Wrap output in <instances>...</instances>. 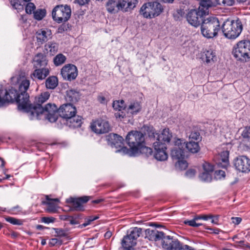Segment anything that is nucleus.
<instances>
[{
	"label": "nucleus",
	"instance_id": "50",
	"mask_svg": "<svg viewBox=\"0 0 250 250\" xmlns=\"http://www.w3.org/2000/svg\"><path fill=\"white\" fill-rule=\"evenodd\" d=\"M203 171L212 173L213 170V167L208 163L205 162L203 164Z\"/></svg>",
	"mask_w": 250,
	"mask_h": 250
},
{
	"label": "nucleus",
	"instance_id": "37",
	"mask_svg": "<svg viewBox=\"0 0 250 250\" xmlns=\"http://www.w3.org/2000/svg\"><path fill=\"white\" fill-rule=\"evenodd\" d=\"M22 3V0H10V3L12 7L19 11L24 9V4Z\"/></svg>",
	"mask_w": 250,
	"mask_h": 250
},
{
	"label": "nucleus",
	"instance_id": "8",
	"mask_svg": "<svg viewBox=\"0 0 250 250\" xmlns=\"http://www.w3.org/2000/svg\"><path fill=\"white\" fill-rule=\"evenodd\" d=\"M234 57L242 62L250 60V41L242 40L239 41L233 50Z\"/></svg>",
	"mask_w": 250,
	"mask_h": 250
},
{
	"label": "nucleus",
	"instance_id": "1",
	"mask_svg": "<svg viewBox=\"0 0 250 250\" xmlns=\"http://www.w3.org/2000/svg\"><path fill=\"white\" fill-rule=\"evenodd\" d=\"M18 91L13 88L8 91L5 90L4 92L0 95V107L3 106L10 103L16 101L18 104V108L24 110L28 106V98L29 96L26 92L30 82L26 78H20L18 80Z\"/></svg>",
	"mask_w": 250,
	"mask_h": 250
},
{
	"label": "nucleus",
	"instance_id": "46",
	"mask_svg": "<svg viewBox=\"0 0 250 250\" xmlns=\"http://www.w3.org/2000/svg\"><path fill=\"white\" fill-rule=\"evenodd\" d=\"M54 229L56 233L55 236L58 237H65L68 235L67 231L62 229L55 228Z\"/></svg>",
	"mask_w": 250,
	"mask_h": 250
},
{
	"label": "nucleus",
	"instance_id": "4",
	"mask_svg": "<svg viewBox=\"0 0 250 250\" xmlns=\"http://www.w3.org/2000/svg\"><path fill=\"white\" fill-rule=\"evenodd\" d=\"M209 2L203 1L198 9L188 10L186 19L188 22L194 27H198L202 23L204 17L209 13Z\"/></svg>",
	"mask_w": 250,
	"mask_h": 250
},
{
	"label": "nucleus",
	"instance_id": "22",
	"mask_svg": "<svg viewBox=\"0 0 250 250\" xmlns=\"http://www.w3.org/2000/svg\"><path fill=\"white\" fill-rule=\"evenodd\" d=\"M146 237L149 240L157 241L162 240L165 234L162 231H159L156 229H149L146 230Z\"/></svg>",
	"mask_w": 250,
	"mask_h": 250
},
{
	"label": "nucleus",
	"instance_id": "5",
	"mask_svg": "<svg viewBox=\"0 0 250 250\" xmlns=\"http://www.w3.org/2000/svg\"><path fill=\"white\" fill-rule=\"evenodd\" d=\"M138 0H108L106 4L108 12L115 14L121 10L128 12L136 7Z\"/></svg>",
	"mask_w": 250,
	"mask_h": 250
},
{
	"label": "nucleus",
	"instance_id": "24",
	"mask_svg": "<svg viewBox=\"0 0 250 250\" xmlns=\"http://www.w3.org/2000/svg\"><path fill=\"white\" fill-rule=\"evenodd\" d=\"M202 59L207 64H212L217 60L215 52L211 49L205 51L202 56Z\"/></svg>",
	"mask_w": 250,
	"mask_h": 250
},
{
	"label": "nucleus",
	"instance_id": "49",
	"mask_svg": "<svg viewBox=\"0 0 250 250\" xmlns=\"http://www.w3.org/2000/svg\"><path fill=\"white\" fill-rule=\"evenodd\" d=\"M197 219H195V217L191 220H185L184 223L186 225H188L189 226L193 227H198L201 226L202 224L201 223H197L196 222Z\"/></svg>",
	"mask_w": 250,
	"mask_h": 250
},
{
	"label": "nucleus",
	"instance_id": "2",
	"mask_svg": "<svg viewBox=\"0 0 250 250\" xmlns=\"http://www.w3.org/2000/svg\"><path fill=\"white\" fill-rule=\"evenodd\" d=\"M24 111L28 113L31 120L40 119L41 116L44 115L49 122L53 123L57 120V113L59 109L55 104H47L44 108L40 105L31 106L28 100V106Z\"/></svg>",
	"mask_w": 250,
	"mask_h": 250
},
{
	"label": "nucleus",
	"instance_id": "42",
	"mask_svg": "<svg viewBox=\"0 0 250 250\" xmlns=\"http://www.w3.org/2000/svg\"><path fill=\"white\" fill-rule=\"evenodd\" d=\"M211 172L203 171L199 175L200 180L206 182H209L212 180Z\"/></svg>",
	"mask_w": 250,
	"mask_h": 250
},
{
	"label": "nucleus",
	"instance_id": "39",
	"mask_svg": "<svg viewBox=\"0 0 250 250\" xmlns=\"http://www.w3.org/2000/svg\"><path fill=\"white\" fill-rule=\"evenodd\" d=\"M66 59L65 56L60 53L54 58L53 62L56 66H59L63 64L65 62Z\"/></svg>",
	"mask_w": 250,
	"mask_h": 250
},
{
	"label": "nucleus",
	"instance_id": "60",
	"mask_svg": "<svg viewBox=\"0 0 250 250\" xmlns=\"http://www.w3.org/2000/svg\"><path fill=\"white\" fill-rule=\"evenodd\" d=\"M212 218V216L209 215H200L195 217V219H197V220L199 219H203L204 220H208L209 219Z\"/></svg>",
	"mask_w": 250,
	"mask_h": 250
},
{
	"label": "nucleus",
	"instance_id": "20",
	"mask_svg": "<svg viewBox=\"0 0 250 250\" xmlns=\"http://www.w3.org/2000/svg\"><path fill=\"white\" fill-rule=\"evenodd\" d=\"M36 38L38 42L42 44L52 38V32L48 28H42L36 33Z\"/></svg>",
	"mask_w": 250,
	"mask_h": 250
},
{
	"label": "nucleus",
	"instance_id": "23",
	"mask_svg": "<svg viewBox=\"0 0 250 250\" xmlns=\"http://www.w3.org/2000/svg\"><path fill=\"white\" fill-rule=\"evenodd\" d=\"M34 67L42 68L47 67V60L46 57L42 53L37 54L34 58Z\"/></svg>",
	"mask_w": 250,
	"mask_h": 250
},
{
	"label": "nucleus",
	"instance_id": "43",
	"mask_svg": "<svg viewBox=\"0 0 250 250\" xmlns=\"http://www.w3.org/2000/svg\"><path fill=\"white\" fill-rule=\"evenodd\" d=\"M5 220L8 222L15 225L21 226L23 224L24 221L21 219H17L12 217H7Z\"/></svg>",
	"mask_w": 250,
	"mask_h": 250
},
{
	"label": "nucleus",
	"instance_id": "29",
	"mask_svg": "<svg viewBox=\"0 0 250 250\" xmlns=\"http://www.w3.org/2000/svg\"><path fill=\"white\" fill-rule=\"evenodd\" d=\"M185 146L188 151L192 153H196L200 149L199 142L189 141L186 144L185 143Z\"/></svg>",
	"mask_w": 250,
	"mask_h": 250
},
{
	"label": "nucleus",
	"instance_id": "59",
	"mask_svg": "<svg viewBox=\"0 0 250 250\" xmlns=\"http://www.w3.org/2000/svg\"><path fill=\"white\" fill-rule=\"evenodd\" d=\"M196 173V171L194 169H188L186 173V175L188 177L191 178L193 177Z\"/></svg>",
	"mask_w": 250,
	"mask_h": 250
},
{
	"label": "nucleus",
	"instance_id": "25",
	"mask_svg": "<svg viewBox=\"0 0 250 250\" xmlns=\"http://www.w3.org/2000/svg\"><path fill=\"white\" fill-rule=\"evenodd\" d=\"M46 201L43 203L48 205L47 210L49 212H55L56 211L57 203L59 202L58 198L51 199L48 196H46Z\"/></svg>",
	"mask_w": 250,
	"mask_h": 250
},
{
	"label": "nucleus",
	"instance_id": "13",
	"mask_svg": "<svg viewBox=\"0 0 250 250\" xmlns=\"http://www.w3.org/2000/svg\"><path fill=\"white\" fill-rule=\"evenodd\" d=\"M78 72L77 67L72 64L64 65L61 71V74L63 79L67 81H73L77 78Z\"/></svg>",
	"mask_w": 250,
	"mask_h": 250
},
{
	"label": "nucleus",
	"instance_id": "17",
	"mask_svg": "<svg viewBox=\"0 0 250 250\" xmlns=\"http://www.w3.org/2000/svg\"><path fill=\"white\" fill-rule=\"evenodd\" d=\"M180 242L176 238L169 235H164L162 239V247L166 250H177Z\"/></svg>",
	"mask_w": 250,
	"mask_h": 250
},
{
	"label": "nucleus",
	"instance_id": "51",
	"mask_svg": "<svg viewBox=\"0 0 250 250\" xmlns=\"http://www.w3.org/2000/svg\"><path fill=\"white\" fill-rule=\"evenodd\" d=\"M62 244V241L57 238H52L50 240L49 245L50 246H54L55 245H61Z\"/></svg>",
	"mask_w": 250,
	"mask_h": 250
},
{
	"label": "nucleus",
	"instance_id": "61",
	"mask_svg": "<svg viewBox=\"0 0 250 250\" xmlns=\"http://www.w3.org/2000/svg\"><path fill=\"white\" fill-rule=\"evenodd\" d=\"M231 219L232 220V223L235 225L239 224L242 221V218L240 217H231Z\"/></svg>",
	"mask_w": 250,
	"mask_h": 250
},
{
	"label": "nucleus",
	"instance_id": "28",
	"mask_svg": "<svg viewBox=\"0 0 250 250\" xmlns=\"http://www.w3.org/2000/svg\"><path fill=\"white\" fill-rule=\"evenodd\" d=\"M65 99L70 102H76L80 99L79 93L76 90L69 89L66 91Z\"/></svg>",
	"mask_w": 250,
	"mask_h": 250
},
{
	"label": "nucleus",
	"instance_id": "3",
	"mask_svg": "<svg viewBox=\"0 0 250 250\" xmlns=\"http://www.w3.org/2000/svg\"><path fill=\"white\" fill-rule=\"evenodd\" d=\"M126 141L130 148L126 147L116 151V152H121L124 154H128L130 156L137 155V152L139 147L144 144L145 138L143 134L138 131H131L129 132L126 137Z\"/></svg>",
	"mask_w": 250,
	"mask_h": 250
},
{
	"label": "nucleus",
	"instance_id": "35",
	"mask_svg": "<svg viewBox=\"0 0 250 250\" xmlns=\"http://www.w3.org/2000/svg\"><path fill=\"white\" fill-rule=\"evenodd\" d=\"M112 107L114 110L121 111L125 108V102L123 100L114 101Z\"/></svg>",
	"mask_w": 250,
	"mask_h": 250
},
{
	"label": "nucleus",
	"instance_id": "53",
	"mask_svg": "<svg viewBox=\"0 0 250 250\" xmlns=\"http://www.w3.org/2000/svg\"><path fill=\"white\" fill-rule=\"evenodd\" d=\"M242 135L244 138L250 139V126L245 128L242 132Z\"/></svg>",
	"mask_w": 250,
	"mask_h": 250
},
{
	"label": "nucleus",
	"instance_id": "6",
	"mask_svg": "<svg viewBox=\"0 0 250 250\" xmlns=\"http://www.w3.org/2000/svg\"><path fill=\"white\" fill-rule=\"evenodd\" d=\"M220 30V24L215 17H208L204 20L201 25V32L206 38L210 39L217 36Z\"/></svg>",
	"mask_w": 250,
	"mask_h": 250
},
{
	"label": "nucleus",
	"instance_id": "63",
	"mask_svg": "<svg viewBox=\"0 0 250 250\" xmlns=\"http://www.w3.org/2000/svg\"><path fill=\"white\" fill-rule=\"evenodd\" d=\"M78 3L81 5H84L86 3H87L89 1V0H77Z\"/></svg>",
	"mask_w": 250,
	"mask_h": 250
},
{
	"label": "nucleus",
	"instance_id": "62",
	"mask_svg": "<svg viewBox=\"0 0 250 250\" xmlns=\"http://www.w3.org/2000/svg\"><path fill=\"white\" fill-rule=\"evenodd\" d=\"M98 101L101 104H105L106 103V99L103 96H99L98 97Z\"/></svg>",
	"mask_w": 250,
	"mask_h": 250
},
{
	"label": "nucleus",
	"instance_id": "38",
	"mask_svg": "<svg viewBox=\"0 0 250 250\" xmlns=\"http://www.w3.org/2000/svg\"><path fill=\"white\" fill-rule=\"evenodd\" d=\"M189 141L200 142L201 137L199 132L197 130H192L188 135Z\"/></svg>",
	"mask_w": 250,
	"mask_h": 250
},
{
	"label": "nucleus",
	"instance_id": "41",
	"mask_svg": "<svg viewBox=\"0 0 250 250\" xmlns=\"http://www.w3.org/2000/svg\"><path fill=\"white\" fill-rule=\"evenodd\" d=\"M46 15L45 9H38L34 12V18L38 21L41 20Z\"/></svg>",
	"mask_w": 250,
	"mask_h": 250
},
{
	"label": "nucleus",
	"instance_id": "64",
	"mask_svg": "<svg viewBox=\"0 0 250 250\" xmlns=\"http://www.w3.org/2000/svg\"><path fill=\"white\" fill-rule=\"evenodd\" d=\"M91 223V222L88 219L83 224L81 225V228H82L83 227H85L90 225Z\"/></svg>",
	"mask_w": 250,
	"mask_h": 250
},
{
	"label": "nucleus",
	"instance_id": "27",
	"mask_svg": "<svg viewBox=\"0 0 250 250\" xmlns=\"http://www.w3.org/2000/svg\"><path fill=\"white\" fill-rule=\"evenodd\" d=\"M67 124L71 127H79L82 123V118L79 116L73 115L66 120Z\"/></svg>",
	"mask_w": 250,
	"mask_h": 250
},
{
	"label": "nucleus",
	"instance_id": "30",
	"mask_svg": "<svg viewBox=\"0 0 250 250\" xmlns=\"http://www.w3.org/2000/svg\"><path fill=\"white\" fill-rule=\"evenodd\" d=\"M136 244V241L128 235L125 236L122 241V245L124 248H131Z\"/></svg>",
	"mask_w": 250,
	"mask_h": 250
},
{
	"label": "nucleus",
	"instance_id": "26",
	"mask_svg": "<svg viewBox=\"0 0 250 250\" xmlns=\"http://www.w3.org/2000/svg\"><path fill=\"white\" fill-rule=\"evenodd\" d=\"M110 139L111 141L112 146L116 148L121 147V149L124 147V139L123 138L116 134H113L110 135Z\"/></svg>",
	"mask_w": 250,
	"mask_h": 250
},
{
	"label": "nucleus",
	"instance_id": "47",
	"mask_svg": "<svg viewBox=\"0 0 250 250\" xmlns=\"http://www.w3.org/2000/svg\"><path fill=\"white\" fill-rule=\"evenodd\" d=\"M35 8L36 6L33 3L29 2L25 6V11L26 13L28 14H31L32 13L34 14V12L35 11H34Z\"/></svg>",
	"mask_w": 250,
	"mask_h": 250
},
{
	"label": "nucleus",
	"instance_id": "45",
	"mask_svg": "<svg viewBox=\"0 0 250 250\" xmlns=\"http://www.w3.org/2000/svg\"><path fill=\"white\" fill-rule=\"evenodd\" d=\"M176 166L181 170L185 169L188 167V163L184 159L177 160Z\"/></svg>",
	"mask_w": 250,
	"mask_h": 250
},
{
	"label": "nucleus",
	"instance_id": "40",
	"mask_svg": "<svg viewBox=\"0 0 250 250\" xmlns=\"http://www.w3.org/2000/svg\"><path fill=\"white\" fill-rule=\"evenodd\" d=\"M152 153V149L150 147H147L144 145V144L141 145L139 148L138 149V151L137 152V155L139 153H142L146 155V156H149L151 155Z\"/></svg>",
	"mask_w": 250,
	"mask_h": 250
},
{
	"label": "nucleus",
	"instance_id": "10",
	"mask_svg": "<svg viewBox=\"0 0 250 250\" xmlns=\"http://www.w3.org/2000/svg\"><path fill=\"white\" fill-rule=\"evenodd\" d=\"M71 10L67 5H58L53 9L52 15L53 20L58 23L64 22L70 18Z\"/></svg>",
	"mask_w": 250,
	"mask_h": 250
},
{
	"label": "nucleus",
	"instance_id": "14",
	"mask_svg": "<svg viewBox=\"0 0 250 250\" xmlns=\"http://www.w3.org/2000/svg\"><path fill=\"white\" fill-rule=\"evenodd\" d=\"M234 165L237 170L242 172L250 171V159L246 156L237 157L234 160Z\"/></svg>",
	"mask_w": 250,
	"mask_h": 250
},
{
	"label": "nucleus",
	"instance_id": "57",
	"mask_svg": "<svg viewBox=\"0 0 250 250\" xmlns=\"http://www.w3.org/2000/svg\"><path fill=\"white\" fill-rule=\"evenodd\" d=\"M11 211L12 214H19L21 211V208L20 206H17L11 208Z\"/></svg>",
	"mask_w": 250,
	"mask_h": 250
},
{
	"label": "nucleus",
	"instance_id": "33",
	"mask_svg": "<svg viewBox=\"0 0 250 250\" xmlns=\"http://www.w3.org/2000/svg\"><path fill=\"white\" fill-rule=\"evenodd\" d=\"M58 84V80L55 76H50L45 81V85L47 89H54Z\"/></svg>",
	"mask_w": 250,
	"mask_h": 250
},
{
	"label": "nucleus",
	"instance_id": "18",
	"mask_svg": "<svg viewBox=\"0 0 250 250\" xmlns=\"http://www.w3.org/2000/svg\"><path fill=\"white\" fill-rule=\"evenodd\" d=\"M59 113L62 118L66 120L76 113V108L71 104H63L59 108Z\"/></svg>",
	"mask_w": 250,
	"mask_h": 250
},
{
	"label": "nucleus",
	"instance_id": "19",
	"mask_svg": "<svg viewBox=\"0 0 250 250\" xmlns=\"http://www.w3.org/2000/svg\"><path fill=\"white\" fill-rule=\"evenodd\" d=\"M89 200V197L84 196L79 198H70L66 200L67 203L71 204V207L75 210H83V203H86Z\"/></svg>",
	"mask_w": 250,
	"mask_h": 250
},
{
	"label": "nucleus",
	"instance_id": "58",
	"mask_svg": "<svg viewBox=\"0 0 250 250\" xmlns=\"http://www.w3.org/2000/svg\"><path fill=\"white\" fill-rule=\"evenodd\" d=\"M125 113L123 111H119L115 114L116 118L120 120H122L125 117Z\"/></svg>",
	"mask_w": 250,
	"mask_h": 250
},
{
	"label": "nucleus",
	"instance_id": "34",
	"mask_svg": "<svg viewBox=\"0 0 250 250\" xmlns=\"http://www.w3.org/2000/svg\"><path fill=\"white\" fill-rule=\"evenodd\" d=\"M49 97L50 93L48 92H44L42 93L39 97L36 98L35 102L37 104V105H35L34 106H41V104L46 102L49 99ZM29 104L31 106H33L30 103Z\"/></svg>",
	"mask_w": 250,
	"mask_h": 250
},
{
	"label": "nucleus",
	"instance_id": "56",
	"mask_svg": "<svg viewBox=\"0 0 250 250\" xmlns=\"http://www.w3.org/2000/svg\"><path fill=\"white\" fill-rule=\"evenodd\" d=\"M64 220H67L69 221V223L71 225H76L79 224L77 218H75L72 216H69L67 218H65Z\"/></svg>",
	"mask_w": 250,
	"mask_h": 250
},
{
	"label": "nucleus",
	"instance_id": "55",
	"mask_svg": "<svg viewBox=\"0 0 250 250\" xmlns=\"http://www.w3.org/2000/svg\"><path fill=\"white\" fill-rule=\"evenodd\" d=\"M177 250H194V249L187 245L180 243V246Z\"/></svg>",
	"mask_w": 250,
	"mask_h": 250
},
{
	"label": "nucleus",
	"instance_id": "36",
	"mask_svg": "<svg viewBox=\"0 0 250 250\" xmlns=\"http://www.w3.org/2000/svg\"><path fill=\"white\" fill-rule=\"evenodd\" d=\"M142 229L140 228L135 227L133 228L130 231L128 235L130 237L136 241L137 239L140 236L142 233Z\"/></svg>",
	"mask_w": 250,
	"mask_h": 250
},
{
	"label": "nucleus",
	"instance_id": "9",
	"mask_svg": "<svg viewBox=\"0 0 250 250\" xmlns=\"http://www.w3.org/2000/svg\"><path fill=\"white\" fill-rule=\"evenodd\" d=\"M161 4L157 2H149L143 5L140 14L146 18H153L159 15L163 11Z\"/></svg>",
	"mask_w": 250,
	"mask_h": 250
},
{
	"label": "nucleus",
	"instance_id": "48",
	"mask_svg": "<svg viewBox=\"0 0 250 250\" xmlns=\"http://www.w3.org/2000/svg\"><path fill=\"white\" fill-rule=\"evenodd\" d=\"M225 172L222 170H216L214 173V178L216 180H221L225 177Z\"/></svg>",
	"mask_w": 250,
	"mask_h": 250
},
{
	"label": "nucleus",
	"instance_id": "7",
	"mask_svg": "<svg viewBox=\"0 0 250 250\" xmlns=\"http://www.w3.org/2000/svg\"><path fill=\"white\" fill-rule=\"evenodd\" d=\"M242 24L240 20L229 21H224L222 30L224 35L229 39H235L241 33L242 30Z\"/></svg>",
	"mask_w": 250,
	"mask_h": 250
},
{
	"label": "nucleus",
	"instance_id": "16",
	"mask_svg": "<svg viewBox=\"0 0 250 250\" xmlns=\"http://www.w3.org/2000/svg\"><path fill=\"white\" fill-rule=\"evenodd\" d=\"M154 148V157L159 161H165L167 159V154L166 151V145L162 142H153Z\"/></svg>",
	"mask_w": 250,
	"mask_h": 250
},
{
	"label": "nucleus",
	"instance_id": "44",
	"mask_svg": "<svg viewBox=\"0 0 250 250\" xmlns=\"http://www.w3.org/2000/svg\"><path fill=\"white\" fill-rule=\"evenodd\" d=\"M229 152L227 150L222 151L220 154L221 160L224 163V167H226L229 165Z\"/></svg>",
	"mask_w": 250,
	"mask_h": 250
},
{
	"label": "nucleus",
	"instance_id": "12",
	"mask_svg": "<svg viewBox=\"0 0 250 250\" xmlns=\"http://www.w3.org/2000/svg\"><path fill=\"white\" fill-rule=\"evenodd\" d=\"M148 136L154 141L156 139V141L155 142H162L164 144H165L166 143H169L172 136L168 128L164 129L161 133L159 134L154 132V130L152 127L150 129Z\"/></svg>",
	"mask_w": 250,
	"mask_h": 250
},
{
	"label": "nucleus",
	"instance_id": "21",
	"mask_svg": "<svg viewBox=\"0 0 250 250\" xmlns=\"http://www.w3.org/2000/svg\"><path fill=\"white\" fill-rule=\"evenodd\" d=\"M49 69L48 67L35 68L31 74V77L36 78L39 80L44 79L49 74Z\"/></svg>",
	"mask_w": 250,
	"mask_h": 250
},
{
	"label": "nucleus",
	"instance_id": "54",
	"mask_svg": "<svg viewBox=\"0 0 250 250\" xmlns=\"http://www.w3.org/2000/svg\"><path fill=\"white\" fill-rule=\"evenodd\" d=\"M55 220V219L52 217H43L42 218V222L46 224L53 223Z\"/></svg>",
	"mask_w": 250,
	"mask_h": 250
},
{
	"label": "nucleus",
	"instance_id": "15",
	"mask_svg": "<svg viewBox=\"0 0 250 250\" xmlns=\"http://www.w3.org/2000/svg\"><path fill=\"white\" fill-rule=\"evenodd\" d=\"M92 131L97 134H102L108 132L110 126L108 122L104 120H97L91 124Z\"/></svg>",
	"mask_w": 250,
	"mask_h": 250
},
{
	"label": "nucleus",
	"instance_id": "31",
	"mask_svg": "<svg viewBox=\"0 0 250 250\" xmlns=\"http://www.w3.org/2000/svg\"><path fill=\"white\" fill-rule=\"evenodd\" d=\"M44 47L47 52L53 55L58 51V44L54 42H50L45 45Z\"/></svg>",
	"mask_w": 250,
	"mask_h": 250
},
{
	"label": "nucleus",
	"instance_id": "52",
	"mask_svg": "<svg viewBox=\"0 0 250 250\" xmlns=\"http://www.w3.org/2000/svg\"><path fill=\"white\" fill-rule=\"evenodd\" d=\"M218 3L221 4L222 3L224 5L231 6L234 3V0H217Z\"/></svg>",
	"mask_w": 250,
	"mask_h": 250
},
{
	"label": "nucleus",
	"instance_id": "11",
	"mask_svg": "<svg viewBox=\"0 0 250 250\" xmlns=\"http://www.w3.org/2000/svg\"><path fill=\"white\" fill-rule=\"evenodd\" d=\"M185 142L184 140L177 139L174 142V146L171 151V155L173 159L180 160L184 159Z\"/></svg>",
	"mask_w": 250,
	"mask_h": 250
},
{
	"label": "nucleus",
	"instance_id": "32",
	"mask_svg": "<svg viewBox=\"0 0 250 250\" xmlns=\"http://www.w3.org/2000/svg\"><path fill=\"white\" fill-rule=\"evenodd\" d=\"M141 109V105L138 102L131 103L127 108L128 113L131 114H136Z\"/></svg>",
	"mask_w": 250,
	"mask_h": 250
}]
</instances>
